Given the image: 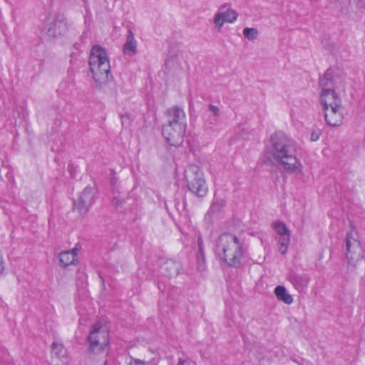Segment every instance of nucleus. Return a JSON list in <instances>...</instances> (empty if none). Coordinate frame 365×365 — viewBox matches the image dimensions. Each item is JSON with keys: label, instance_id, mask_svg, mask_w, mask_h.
<instances>
[{"label": "nucleus", "instance_id": "nucleus-1", "mask_svg": "<svg viewBox=\"0 0 365 365\" xmlns=\"http://www.w3.org/2000/svg\"><path fill=\"white\" fill-rule=\"evenodd\" d=\"M267 153L289 172L301 171L302 164L296 157L297 143L282 132H276L270 137Z\"/></svg>", "mask_w": 365, "mask_h": 365}, {"label": "nucleus", "instance_id": "nucleus-2", "mask_svg": "<svg viewBox=\"0 0 365 365\" xmlns=\"http://www.w3.org/2000/svg\"><path fill=\"white\" fill-rule=\"evenodd\" d=\"M214 252L220 260L229 266L237 267L243 255L242 244L236 235L224 233L216 240Z\"/></svg>", "mask_w": 365, "mask_h": 365}, {"label": "nucleus", "instance_id": "nucleus-3", "mask_svg": "<svg viewBox=\"0 0 365 365\" xmlns=\"http://www.w3.org/2000/svg\"><path fill=\"white\" fill-rule=\"evenodd\" d=\"M89 67L96 87L102 88L113 78L107 51L99 45H95L91 49Z\"/></svg>", "mask_w": 365, "mask_h": 365}, {"label": "nucleus", "instance_id": "nucleus-4", "mask_svg": "<svg viewBox=\"0 0 365 365\" xmlns=\"http://www.w3.org/2000/svg\"><path fill=\"white\" fill-rule=\"evenodd\" d=\"M184 175L187 188L191 192L200 197L207 195V186L204 178V173L198 165L195 164L188 165L185 169Z\"/></svg>", "mask_w": 365, "mask_h": 365}, {"label": "nucleus", "instance_id": "nucleus-5", "mask_svg": "<svg viewBox=\"0 0 365 365\" xmlns=\"http://www.w3.org/2000/svg\"><path fill=\"white\" fill-rule=\"evenodd\" d=\"M319 86L322 88L320 101L323 109L333 107L334 104H336L337 106H341V100L334 89V88L338 87L336 86L329 70H327L324 76L319 79Z\"/></svg>", "mask_w": 365, "mask_h": 365}, {"label": "nucleus", "instance_id": "nucleus-6", "mask_svg": "<svg viewBox=\"0 0 365 365\" xmlns=\"http://www.w3.org/2000/svg\"><path fill=\"white\" fill-rule=\"evenodd\" d=\"M88 351L95 354L101 353L109 344V335L101 322L94 324L87 337Z\"/></svg>", "mask_w": 365, "mask_h": 365}, {"label": "nucleus", "instance_id": "nucleus-7", "mask_svg": "<svg viewBox=\"0 0 365 365\" xmlns=\"http://www.w3.org/2000/svg\"><path fill=\"white\" fill-rule=\"evenodd\" d=\"M346 257L348 263L355 266L364 257V250L359 240L357 232L351 227L346 236Z\"/></svg>", "mask_w": 365, "mask_h": 365}, {"label": "nucleus", "instance_id": "nucleus-8", "mask_svg": "<svg viewBox=\"0 0 365 365\" xmlns=\"http://www.w3.org/2000/svg\"><path fill=\"white\" fill-rule=\"evenodd\" d=\"M238 17V13L233 9L230 4L225 3L222 4L219 10L215 14L213 23L215 29L220 31L225 23L233 24Z\"/></svg>", "mask_w": 365, "mask_h": 365}, {"label": "nucleus", "instance_id": "nucleus-9", "mask_svg": "<svg viewBox=\"0 0 365 365\" xmlns=\"http://www.w3.org/2000/svg\"><path fill=\"white\" fill-rule=\"evenodd\" d=\"M94 201V190L93 187L87 186L74 202L73 210L77 211L79 215H84L93 205Z\"/></svg>", "mask_w": 365, "mask_h": 365}, {"label": "nucleus", "instance_id": "nucleus-10", "mask_svg": "<svg viewBox=\"0 0 365 365\" xmlns=\"http://www.w3.org/2000/svg\"><path fill=\"white\" fill-rule=\"evenodd\" d=\"M186 128L180 125H163V135L170 145L178 146L183 141Z\"/></svg>", "mask_w": 365, "mask_h": 365}, {"label": "nucleus", "instance_id": "nucleus-11", "mask_svg": "<svg viewBox=\"0 0 365 365\" xmlns=\"http://www.w3.org/2000/svg\"><path fill=\"white\" fill-rule=\"evenodd\" d=\"M168 123L165 125L187 127L186 116L183 109L179 106H174L167 111Z\"/></svg>", "mask_w": 365, "mask_h": 365}, {"label": "nucleus", "instance_id": "nucleus-12", "mask_svg": "<svg viewBox=\"0 0 365 365\" xmlns=\"http://www.w3.org/2000/svg\"><path fill=\"white\" fill-rule=\"evenodd\" d=\"M323 110L328 125L334 127L341 124L343 119L341 106H337L336 104H334V106L323 109Z\"/></svg>", "mask_w": 365, "mask_h": 365}, {"label": "nucleus", "instance_id": "nucleus-13", "mask_svg": "<svg viewBox=\"0 0 365 365\" xmlns=\"http://www.w3.org/2000/svg\"><path fill=\"white\" fill-rule=\"evenodd\" d=\"M68 30L67 22L63 16H58L48 28V34L50 36L58 37L63 36Z\"/></svg>", "mask_w": 365, "mask_h": 365}, {"label": "nucleus", "instance_id": "nucleus-14", "mask_svg": "<svg viewBox=\"0 0 365 365\" xmlns=\"http://www.w3.org/2000/svg\"><path fill=\"white\" fill-rule=\"evenodd\" d=\"M78 250L73 248L71 250L61 252L58 255L59 264L61 267H67L70 265L77 264L78 260L77 257Z\"/></svg>", "mask_w": 365, "mask_h": 365}, {"label": "nucleus", "instance_id": "nucleus-15", "mask_svg": "<svg viewBox=\"0 0 365 365\" xmlns=\"http://www.w3.org/2000/svg\"><path fill=\"white\" fill-rule=\"evenodd\" d=\"M289 281L297 289L302 290L307 287L309 282V277L305 273H294L289 276Z\"/></svg>", "mask_w": 365, "mask_h": 365}, {"label": "nucleus", "instance_id": "nucleus-16", "mask_svg": "<svg viewBox=\"0 0 365 365\" xmlns=\"http://www.w3.org/2000/svg\"><path fill=\"white\" fill-rule=\"evenodd\" d=\"M137 42L135 39L134 34L131 30H128L126 42L123 46V52L130 56H134L137 51Z\"/></svg>", "mask_w": 365, "mask_h": 365}, {"label": "nucleus", "instance_id": "nucleus-17", "mask_svg": "<svg viewBox=\"0 0 365 365\" xmlns=\"http://www.w3.org/2000/svg\"><path fill=\"white\" fill-rule=\"evenodd\" d=\"M198 251L196 255L197 262V269L203 272L206 269V261L203 248V242L201 237L197 239Z\"/></svg>", "mask_w": 365, "mask_h": 365}, {"label": "nucleus", "instance_id": "nucleus-18", "mask_svg": "<svg viewBox=\"0 0 365 365\" xmlns=\"http://www.w3.org/2000/svg\"><path fill=\"white\" fill-rule=\"evenodd\" d=\"M274 294L277 298L287 304H291L293 302V297L289 294L284 286L279 285L274 289Z\"/></svg>", "mask_w": 365, "mask_h": 365}, {"label": "nucleus", "instance_id": "nucleus-19", "mask_svg": "<svg viewBox=\"0 0 365 365\" xmlns=\"http://www.w3.org/2000/svg\"><path fill=\"white\" fill-rule=\"evenodd\" d=\"M52 354L58 359H66L67 357V351L64 346L58 342H53L52 344Z\"/></svg>", "mask_w": 365, "mask_h": 365}, {"label": "nucleus", "instance_id": "nucleus-20", "mask_svg": "<svg viewBox=\"0 0 365 365\" xmlns=\"http://www.w3.org/2000/svg\"><path fill=\"white\" fill-rule=\"evenodd\" d=\"M290 241V235H283L282 236H279L277 243L279 245V252L282 255H284L288 249V246Z\"/></svg>", "mask_w": 365, "mask_h": 365}, {"label": "nucleus", "instance_id": "nucleus-21", "mask_svg": "<svg viewBox=\"0 0 365 365\" xmlns=\"http://www.w3.org/2000/svg\"><path fill=\"white\" fill-rule=\"evenodd\" d=\"M165 269L167 270L166 274L171 277L178 274L179 265L173 260H169L165 262Z\"/></svg>", "mask_w": 365, "mask_h": 365}, {"label": "nucleus", "instance_id": "nucleus-22", "mask_svg": "<svg viewBox=\"0 0 365 365\" xmlns=\"http://www.w3.org/2000/svg\"><path fill=\"white\" fill-rule=\"evenodd\" d=\"M243 35L247 39L253 41L257 38L259 31L256 28L246 27L243 30Z\"/></svg>", "mask_w": 365, "mask_h": 365}, {"label": "nucleus", "instance_id": "nucleus-23", "mask_svg": "<svg viewBox=\"0 0 365 365\" xmlns=\"http://www.w3.org/2000/svg\"><path fill=\"white\" fill-rule=\"evenodd\" d=\"M274 227L279 236H282L283 235H290V232L286 225L281 221L275 222L274 223Z\"/></svg>", "mask_w": 365, "mask_h": 365}, {"label": "nucleus", "instance_id": "nucleus-24", "mask_svg": "<svg viewBox=\"0 0 365 365\" xmlns=\"http://www.w3.org/2000/svg\"><path fill=\"white\" fill-rule=\"evenodd\" d=\"M208 108L210 111L212 113L213 118H210L209 120H207V121H208L211 125H215L217 123L216 118L218 117L220 114V109L212 104H210Z\"/></svg>", "mask_w": 365, "mask_h": 365}, {"label": "nucleus", "instance_id": "nucleus-25", "mask_svg": "<svg viewBox=\"0 0 365 365\" xmlns=\"http://www.w3.org/2000/svg\"><path fill=\"white\" fill-rule=\"evenodd\" d=\"M126 364L127 365H148L149 363L133 356H129Z\"/></svg>", "mask_w": 365, "mask_h": 365}, {"label": "nucleus", "instance_id": "nucleus-26", "mask_svg": "<svg viewBox=\"0 0 365 365\" xmlns=\"http://www.w3.org/2000/svg\"><path fill=\"white\" fill-rule=\"evenodd\" d=\"M225 205V201L220 200L219 201H215L210 207V210L215 212L218 210L220 207Z\"/></svg>", "mask_w": 365, "mask_h": 365}, {"label": "nucleus", "instance_id": "nucleus-27", "mask_svg": "<svg viewBox=\"0 0 365 365\" xmlns=\"http://www.w3.org/2000/svg\"><path fill=\"white\" fill-rule=\"evenodd\" d=\"M321 131L319 129L313 130L310 135V140L312 142L317 141L321 136Z\"/></svg>", "mask_w": 365, "mask_h": 365}, {"label": "nucleus", "instance_id": "nucleus-28", "mask_svg": "<svg viewBox=\"0 0 365 365\" xmlns=\"http://www.w3.org/2000/svg\"><path fill=\"white\" fill-rule=\"evenodd\" d=\"M177 365H191V364L188 359L180 357Z\"/></svg>", "mask_w": 365, "mask_h": 365}, {"label": "nucleus", "instance_id": "nucleus-29", "mask_svg": "<svg viewBox=\"0 0 365 365\" xmlns=\"http://www.w3.org/2000/svg\"><path fill=\"white\" fill-rule=\"evenodd\" d=\"M4 269V259H3L2 255L0 253V275L2 274Z\"/></svg>", "mask_w": 365, "mask_h": 365}]
</instances>
